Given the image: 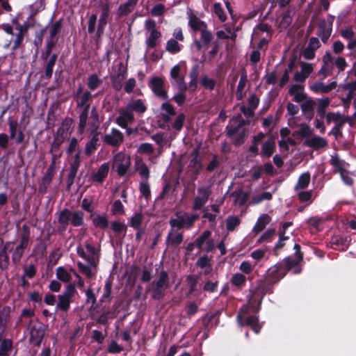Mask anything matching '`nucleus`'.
Listing matches in <instances>:
<instances>
[{"label": "nucleus", "mask_w": 356, "mask_h": 356, "mask_svg": "<svg viewBox=\"0 0 356 356\" xmlns=\"http://www.w3.org/2000/svg\"><path fill=\"white\" fill-rule=\"evenodd\" d=\"M286 274V268L280 264L271 266L267 270L264 282L259 284L258 287L252 292L248 303L244 305L240 309L237 318L241 325L243 324L241 321L245 314L259 311L262 299L269 291L270 286L278 282Z\"/></svg>", "instance_id": "1"}, {"label": "nucleus", "mask_w": 356, "mask_h": 356, "mask_svg": "<svg viewBox=\"0 0 356 356\" xmlns=\"http://www.w3.org/2000/svg\"><path fill=\"white\" fill-rule=\"evenodd\" d=\"M100 120L99 114L96 108H92L90 111V121L89 122L88 131L92 134V138L86 144L85 154L87 156L92 155L94 152L97 149L99 145V133L98 129L100 127Z\"/></svg>", "instance_id": "2"}, {"label": "nucleus", "mask_w": 356, "mask_h": 356, "mask_svg": "<svg viewBox=\"0 0 356 356\" xmlns=\"http://www.w3.org/2000/svg\"><path fill=\"white\" fill-rule=\"evenodd\" d=\"M147 110L145 99H131L124 107L119 109L118 115L124 118V121H135L134 113L143 115Z\"/></svg>", "instance_id": "3"}, {"label": "nucleus", "mask_w": 356, "mask_h": 356, "mask_svg": "<svg viewBox=\"0 0 356 356\" xmlns=\"http://www.w3.org/2000/svg\"><path fill=\"white\" fill-rule=\"evenodd\" d=\"M112 162L113 168L119 177L129 176L131 164L129 155L124 152H119L113 156Z\"/></svg>", "instance_id": "4"}, {"label": "nucleus", "mask_w": 356, "mask_h": 356, "mask_svg": "<svg viewBox=\"0 0 356 356\" xmlns=\"http://www.w3.org/2000/svg\"><path fill=\"white\" fill-rule=\"evenodd\" d=\"M145 29L147 31L145 44L147 48L154 49L159 42L161 32L156 28V22L153 19H147L145 22Z\"/></svg>", "instance_id": "5"}, {"label": "nucleus", "mask_w": 356, "mask_h": 356, "mask_svg": "<svg viewBox=\"0 0 356 356\" xmlns=\"http://www.w3.org/2000/svg\"><path fill=\"white\" fill-rule=\"evenodd\" d=\"M148 86L153 94L161 100L168 99V90L165 86V80L162 76H152Z\"/></svg>", "instance_id": "6"}, {"label": "nucleus", "mask_w": 356, "mask_h": 356, "mask_svg": "<svg viewBox=\"0 0 356 356\" xmlns=\"http://www.w3.org/2000/svg\"><path fill=\"white\" fill-rule=\"evenodd\" d=\"M198 218V216L196 214L189 215L187 213H184L181 215H177L175 218H172L169 221L170 228L175 229H180L183 228L191 229L194 222Z\"/></svg>", "instance_id": "7"}, {"label": "nucleus", "mask_w": 356, "mask_h": 356, "mask_svg": "<svg viewBox=\"0 0 356 356\" xmlns=\"http://www.w3.org/2000/svg\"><path fill=\"white\" fill-rule=\"evenodd\" d=\"M76 289L74 284H69L65 288V291L58 296V302L56 304V310H60L67 312L70 304L72 302V298L75 294Z\"/></svg>", "instance_id": "8"}, {"label": "nucleus", "mask_w": 356, "mask_h": 356, "mask_svg": "<svg viewBox=\"0 0 356 356\" xmlns=\"http://www.w3.org/2000/svg\"><path fill=\"white\" fill-rule=\"evenodd\" d=\"M334 16L328 15L327 18L321 19L317 27V35L326 44L332 34Z\"/></svg>", "instance_id": "9"}, {"label": "nucleus", "mask_w": 356, "mask_h": 356, "mask_svg": "<svg viewBox=\"0 0 356 356\" xmlns=\"http://www.w3.org/2000/svg\"><path fill=\"white\" fill-rule=\"evenodd\" d=\"M77 254L86 262L99 261L98 250L89 242H86L84 246L79 245L76 248Z\"/></svg>", "instance_id": "10"}, {"label": "nucleus", "mask_w": 356, "mask_h": 356, "mask_svg": "<svg viewBox=\"0 0 356 356\" xmlns=\"http://www.w3.org/2000/svg\"><path fill=\"white\" fill-rule=\"evenodd\" d=\"M30 342L35 346H39L45 333L44 326L38 322L30 321L29 324Z\"/></svg>", "instance_id": "11"}, {"label": "nucleus", "mask_w": 356, "mask_h": 356, "mask_svg": "<svg viewBox=\"0 0 356 356\" xmlns=\"http://www.w3.org/2000/svg\"><path fill=\"white\" fill-rule=\"evenodd\" d=\"M152 290L154 292L153 298L154 299L160 298L164 291L168 287V275L166 271L160 272L157 278L152 282Z\"/></svg>", "instance_id": "12"}, {"label": "nucleus", "mask_w": 356, "mask_h": 356, "mask_svg": "<svg viewBox=\"0 0 356 356\" xmlns=\"http://www.w3.org/2000/svg\"><path fill=\"white\" fill-rule=\"evenodd\" d=\"M211 194V188L209 186H200L197 190V195L194 197L193 209L195 211L203 209L208 202Z\"/></svg>", "instance_id": "13"}, {"label": "nucleus", "mask_w": 356, "mask_h": 356, "mask_svg": "<svg viewBox=\"0 0 356 356\" xmlns=\"http://www.w3.org/2000/svg\"><path fill=\"white\" fill-rule=\"evenodd\" d=\"M124 140L123 133L116 128H112L109 133L103 137V142L111 147H118Z\"/></svg>", "instance_id": "14"}, {"label": "nucleus", "mask_w": 356, "mask_h": 356, "mask_svg": "<svg viewBox=\"0 0 356 356\" xmlns=\"http://www.w3.org/2000/svg\"><path fill=\"white\" fill-rule=\"evenodd\" d=\"M159 117L163 121V124L160 125L161 128H165L168 127L169 129L168 123L170 122L172 118L176 115V111L174 106L168 103V102H163L160 108Z\"/></svg>", "instance_id": "15"}, {"label": "nucleus", "mask_w": 356, "mask_h": 356, "mask_svg": "<svg viewBox=\"0 0 356 356\" xmlns=\"http://www.w3.org/2000/svg\"><path fill=\"white\" fill-rule=\"evenodd\" d=\"M181 67L179 65H175L170 70L171 83L177 86L179 91L185 92L187 90V83L184 81V76L181 74Z\"/></svg>", "instance_id": "16"}, {"label": "nucleus", "mask_w": 356, "mask_h": 356, "mask_svg": "<svg viewBox=\"0 0 356 356\" xmlns=\"http://www.w3.org/2000/svg\"><path fill=\"white\" fill-rule=\"evenodd\" d=\"M110 170V164L108 162L102 163L98 169L93 172L90 179L96 185H102L106 178L108 177Z\"/></svg>", "instance_id": "17"}, {"label": "nucleus", "mask_w": 356, "mask_h": 356, "mask_svg": "<svg viewBox=\"0 0 356 356\" xmlns=\"http://www.w3.org/2000/svg\"><path fill=\"white\" fill-rule=\"evenodd\" d=\"M13 24L15 26V29L17 31L15 38L13 41V46L12 49L15 50L19 47L24 41V38L27 33L29 26L24 23L21 24L17 19L12 21Z\"/></svg>", "instance_id": "18"}, {"label": "nucleus", "mask_w": 356, "mask_h": 356, "mask_svg": "<svg viewBox=\"0 0 356 356\" xmlns=\"http://www.w3.org/2000/svg\"><path fill=\"white\" fill-rule=\"evenodd\" d=\"M98 8H99L101 15L99 19L97 31L99 33H102L107 24V19L109 16L110 6L108 1H99Z\"/></svg>", "instance_id": "19"}, {"label": "nucleus", "mask_w": 356, "mask_h": 356, "mask_svg": "<svg viewBox=\"0 0 356 356\" xmlns=\"http://www.w3.org/2000/svg\"><path fill=\"white\" fill-rule=\"evenodd\" d=\"M184 241V235L181 232L170 228L166 237L168 248H173L179 246Z\"/></svg>", "instance_id": "20"}, {"label": "nucleus", "mask_w": 356, "mask_h": 356, "mask_svg": "<svg viewBox=\"0 0 356 356\" xmlns=\"http://www.w3.org/2000/svg\"><path fill=\"white\" fill-rule=\"evenodd\" d=\"M303 145L314 150H319L327 146V141L323 137L313 134L308 139L304 140Z\"/></svg>", "instance_id": "21"}, {"label": "nucleus", "mask_w": 356, "mask_h": 356, "mask_svg": "<svg viewBox=\"0 0 356 356\" xmlns=\"http://www.w3.org/2000/svg\"><path fill=\"white\" fill-rule=\"evenodd\" d=\"M98 264L99 261L87 262V264L78 261L77 266L80 272L84 275L86 278H93L97 273Z\"/></svg>", "instance_id": "22"}, {"label": "nucleus", "mask_w": 356, "mask_h": 356, "mask_svg": "<svg viewBox=\"0 0 356 356\" xmlns=\"http://www.w3.org/2000/svg\"><path fill=\"white\" fill-rule=\"evenodd\" d=\"M301 70L294 74L293 79L296 82H304L307 78L313 72L314 67L311 63L300 62Z\"/></svg>", "instance_id": "23"}, {"label": "nucleus", "mask_w": 356, "mask_h": 356, "mask_svg": "<svg viewBox=\"0 0 356 356\" xmlns=\"http://www.w3.org/2000/svg\"><path fill=\"white\" fill-rule=\"evenodd\" d=\"M246 123L241 115H238L233 118L227 127V134L229 136H233L237 134L240 129Z\"/></svg>", "instance_id": "24"}, {"label": "nucleus", "mask_w": 356, "mask_h": 356, "mask_svg": "<svg viewBox=\"0 0 356 356\" xmlns=\"http://www.w3.org/2000/svg\"><path fill=\"white\" fill-rule=\"evenodd\" d=\"M231 197L235 205L241 207L244 205L249 200L250 192L245 191L241 188H238L231 193Z\"/></svg>", "instance_id": "25"}, {"label": "nucleus", "mask_w": 356, "mask_h": 356, "mask_svg": "<svg viewBox=\"0 0 356 356\" xmlns=\"http://www.w3.org/2000/svg\"><path fill=\"white\" fill-rule=\"evenodd\" d=\"M188 19V26L194 32H201L204 29L208 28L207 23L201 20L195 14L190 13Z\"/></svg>", "instance_id": "26"}, {"label": "nucleus", "mask_w": 356, "mask_h": 356, "mask_svg": "<svg viewBox=\"0 0 356 356\" xmlns=\"http://www.w3.org/2000/svg\"><path fill=\"white\" fill-rule=\"evenodd\" d=\"M89 112L88 108H83L79 115L78 123V133L79 134H84L87 130L88 131L89 122L90 121V116L89 117Z\"/></svg>", "instance_id": "27"}, {"label": "nucleus", "mask_w": 356, "mask_h": 356, "mask_svg": "<svg viewBox=\"0 0 356 356\" xmlns=\"http://www.w3.org/2000/svg\"><path fill=\"white\" fill-rule=\"evenodd\" d=\"M337 86L336 81H332L327 85L322 81H316L310 86V89L315 93L327 94L335 89Z\"/></svg>", "instance_id": "28"}, {"label": "nucleus", "mask_w": 356, "mask_h": 356, "mask_svg": "<svg viewBox=\"0 0 356 356\" xmlns=\"http://www.w3.org/2000/svg\"><path fill=\"white\" fill-rule=\"evenodd\" d=\"M66 135L67 134L63 128H59L57 130L56 135L53 140L50 149V152H51L54 156L60 145L65 141Z\"/></svg>", "instance_id": "29"}, {"label": "nucleus", "mask_w": 356, "mask_h": 356, "mask_svg": "<svg viewBox=\"0 0 356 356\" xmlns=\"http://www.w3.org/2000/svg\"><path fill=\"white\" fill-rule=\"evenodd\" d=\"M139 0H127L125 3L120 5L118 9L119 17L126 16L132 13Z\"/></svg>", "instance_id": "30"}, {"label": "nucleus", "mask_w": 356, "mask_h": 356, "mask_svg": "<svg viewBox=\"0 0 356 356\" xmlns=\"http://www.w3.org/2000/svg\"><path fill=\"white\" fill-rule=\"evenodd\" d=\"M289 94L293 97L296 102L298 103L303 102L307 97L303 92V87L298 84H293L290 87Z\"/></svg>", "instance_id": "31"}, {"label": "nucleus", "mask_w": 356, "mask_h": 356, "mask_svg": "<svg viewBox=\"0 0 356 356\" xmlns=\"http://www.w3.org/2000/svg\"><path fill=\"white\" fill-rule=\"evenodd\" d=\"M271 218L268 214L264 213L261 215L253 227L252 232L255 234H259L264 229L266 226L269 224Z\"/></svg>", "instance_id": "32"}, {"label": "nucleus", "mask_w": 356, "mask_h": 356, "mask_svg": "<svg viewBox=\"0 0 356 356\" xmlns=\"http://www.w3.org/2000/svg\"><path fill=\"white\" fill-rule=\"evenodd\" d=\"M209 234V230H205L204 231L201 235L197 237L194 242L193 243H189L186 248V250L187 252H192L193 250H194V248L196 246L199 250L200 249H202V245H203V241L204 240H207V238H208V236Z\"/></svg>", "instance_id": "33"}, {"label": "nucleus", "mask_w": 356, "mask_h": 356, "mask_svg": "<svg viewBox=\"0 0 356 356\" xmlns=\"http://www.w3.org/2000/svg\"><path fill=\"white\" fill-rule=\"evenodd\" d=\"M92 94L89 91H85L82 93L81 95L76 97V107L77 108H88V111H90V106L92 99Z\"/></svg>", "instance_id": "34"}, {"label": "nucleus", "mask_w": 356, "mask_h": 356, "mask_svg": "<svg viewBox=\"0 0 356 356\" xmlns=\"http://www.w3.org/2000/svg\"><path fill=\"white\" fill-rule=\"evenodd\" d=\"M310 183V173L306 172L302 173L298 178V182L294 186L295 191L300 190H305L307 188Z\"/></svg>", "instance_id": "35"}, {"label": "nucleus", "mask_w": 356, "mask_h": 356, "mask_svg": "<svg viewBox=\"0 0 356 356\" xmlns=\"http://www.w3.org/2000/svg\"><path fill=\"white\" fill-rule=\"evenodd\" d=\"M135 168L139 175L147 181L149 177V170L147 165L142 160L138 159L135 161Z\"/></svg>", "instance_id": "36"}, {"label": "nucleus", "mask_w": 356, "mask_h": 356, "mask_svg": "<svg viewBox=\"0 0 356 356\" xmlns=\"http://www.w3.org/2000/svg\"><path fill=\"white\" fill-rule=\"evenodd\" d=\"M330 164L334 168V169L339 173L346 171V168L348 165L343 160H341L337 154L331 156Z\"/></svg>", "instance_id": "37"}, {"label": "nucleus", "mask_w": 356, "mask_h": 356, "mask_svg": "<svg viewBox=\"0 0 356 356\" xmlns=\"http://www.w3.org/2000/svg\"><path fill=\"white\" fill-rule=\"evenodd\" d=\"M246 280L247 279L245 275L241 273H236L232 276L229 282L232 286L236 287L238 289H241L245 284Z\"/></svg>", "instance_id": "38"}, {"label": "nucleus", "mask_w": 356, "mask_h": 356, "mask_svg": "<svg viewBox=\"0 0 356 356\" xmlns=\"http://www.w3.org/2000/svg\"><path fill=\"white\" fill-rule=\"evenodd\" d=\"M248 79L245 74H241L236 91V96L238 100L242 99L245 95V88L247 83Z\"/></svg>", "instance_id": "39"}, {"label": "nucleus", "mask_w": 356, "mask_h": 356, "mask_svg": "<svg viewBox=\"0 0 356 356\" xmlns=\"http://www.w3.org/2000/svg\"><path fill=\"white\" fill-rule=\"evenodd\" d=\"M13 350V341L10 339L0 341V356H10Z\"/></svg>", "instance_id": "40"}, {"label": "nucleus", "mask_w": 356, "mask_h": 356, "mask_svg": "<svg viewBox=\"0 0 356 356\" xmlns=\"http://www.w3.org/2000/svg\"><path fill=\"white\" fill-rule=\"evenodd\" d=\"M70 215L71 211L67 209L62 210L58 213V222L62 226L63 229H65L70 223Z\"/></svg>", "instance_id": "41"}, {"label": "nucleus", "mask_w": 356, "mask_h": 356, "mask_svg": "<svg viewBox=\"0 0 356 356\" xmlns=\"http://www.w3.org/2000/svg\"><path fill=\"white\" fill-rule=\"evenodd\" d=\"M144 220V216L142 213H135L128 221V225L136 229H141V225Z\"/></svg>", "instance_id": "42"}, {"label": "nucleus", "mask_w": 356, "mask_h": 356, "mask_svg": "<svg viewBox=\"0 0 356 356\" xmlns=\"http://www.w3.org/2000/svg\"><path fill=\"white\" fill-rule=\"evenodd\" d=\"M275 149V143L274 140L269 139L266 141L261 148V154L266 157H270Z\"/></svg>", "instance_id": "43"}, {"label": "nucleus", "mask_w": 356, "mask_h": 356, "mask_svg": "<svg viewBox=\"0 0 356 356\" xmlns=\"http://www.w3.org/2000/svg\"><path fill=\"white\" fill-rule=\"evenodd\" d=\"M70 224L79 227L83 224L84 213L81 211H71Z\"/></svg>", "instance_id": "44"}, {"label": "nucleus", "mask_w": 356, "mask_h": 356, "mask_svg": "<svg viewBox=\"0 0 356 356\" xmlns=\"http://www.w3.org/2000/svg\"><path fill=\"white\" fill-rule=\"evenodd\" d=\"M122 117L120 115H118L115 118V123L120 127L121 128L126 130V134L127 136L131 135L136 130L134 129L129 127V125L132 124L134 121H124V118H121Z\"/></svg>", "instance_id": "45"}, {"label": "nucleus", "mask_w": 356, "mask_h": 356, "mask_svg": "<svg viewBox=\"0 0 356 356\" xmlns=\"http://www.w3.org/2000/svg\"><path fill=\"white\" fill-rule=\"evenodd\" d=\"M56 60H57V55L53 54L51 56L50 58L47 61L46 66H45L44 75V76L47 79H51L52 74H53V69L56 64Z\"/></svg>", "instance_id": "46"}, {"label": "nucleus", "mask_w": 356, "mask_h": 356, "mask_svg": "<svg viewBox=\"0 0 356 356\" xmlns=\"http://www.w3.org/2000/svg\"><path fill=\"white\" fill-rule=\"evenodd\" d=\"M296 192L298 199L301 202H305L307 204H309L314 200L312 191L300 190Z\"/></svg>", "instance_id": "47"}, {"label": "nucleus", "mask_w": 356, "mask_h": 356, "mask_svg": "<svg viewBox=\"0 0 356 356\" xmlns=\"http://www.w3.org/2000/svg\"><path fill=\"white\" fill-rule=\"evenodd\" d=\"M56 277L61 282L67 283L71 280V275L63 266H59L56 270Z\"/></svg>", "instance_id": "48"}, {"label": "nucleus", "mask_w": 356, "mask_h": 356, "mask_svg": "<svg viewBox=\"0 0 356 356\" xmlns=\"http://www.w3.org/2000/svg\"><path fill=\"white\" fill-rule=\"evenodd\" d=\"M80 152H77L74 156V160L73 163L71 164L69 178L71 179H74L76 175L78 172L79 165H80Z\"/></svg>", "instance_id": "49"}, {"label": "nucleus", "mask_w": 356, "mask_h": 356, "mask_svg": "<svg viewBox=\"0 0 356 356\" xmlns=\"http://www.w3.org/2000/svg\"><path fill=\"white\" fill-rule=\"evenodd\" d=\"M181 45L174 38L168 40L166 42L165 49L170 54H175L181 51Z\"/></svg>", "instance_id": "50"}, {"label": "nucleus", "mask_w": 356, "mask_h": 356, "mask_svg": "<svg viewBox=\"0 0 356 356\" xmlns=\"http://www.w3.org/2000/svg\"><path fill=\"white\" fill-rule=\"evenodd\" d=\"M315 106L316 102L307 97L306 99L302 102L300 106L302 113L311 114L313 112Z\"/></svg>", "instance_id": "51"}, {"label": "nucleus", "mask_w": 356, "mask_h": 356, "mask_svg": "<svg viewBox=\"0 0 356 356\" xmlns=\"http://www.w3.org/2000/svg\"><path fill=\"white\" fill-rule=\"evenodd\" d=\"M296 133L300 138L305 140L313 135V129L308 124H301Z\"/></svg>", "instance_id": "52"}, {"label": "nucleus", "mask_w": 356, "mask_h": 356, "mask_svg": "<svg viewBox=\"0 0 356 356\" xmlns=\"http://www.w3.org/2000/svg\"><path fill=\"white\" fill-rule=\"evenodd\" d=\"M272 194L270 192H263L259 195H254L251 197L250 204H257L264 200H270Z\"/></svg>", "instance_id": "53"}, {"label": "nucleus", "mask_w": 356, "mask_h": 356, "mask_svg": "<svg viewBox=\"0 0 356 356\" xmlns=\"http://www.w3.org/2000/svg\"><path fill=\"white\" fill-rule=\"evenodd\" d=\"M330 100L328 97L320 99L318 100L317 113L321 119L324 118L326 116L327 114L325 113V109L330 104Z\"/></svg>", "instance_id": "54"}, {"label": "nucleus", "mask_w": 356, "mask_h": 356, "mask_svg": "<svg viewBox=\"0 0 356 356\" xmlns=\"http://www.w3.org/2000/svg\"><path fill=\"white\" fill-rule=\"evenodd\" d=\"M241 223L240 218L236 216H229L226 219V228L228 231H234Z\"/></svg>", "instance_id": "55"}, {"label": "nucleus", "mask_w": 356, "mask_h": 356, "mask_svg": "<svg viewBox=\"0 0 356 356\" xmlns=\"http://www.w3.org/2000/svg\"><path fill=\"white\" fill-rule=\"evenodd\" d=\"M258 321V317L256 315H250L245 319L246 325L250 326L257 334L260 332L261 329V325L259 324Z\"/></svg>", "instance_id": "56"}, {"label": "nucleus", "mask_w": 356, "mask_h": 356, "mask_svg": "<svg viewBox=\"0 0 356 356\" xmlns=\"http://www.w3.org/2000/svg\"><path fill=\"white\" fill-rule=\"evenodd\" d=\"M24 233L22 234L19 243L16 248H19L20 250L24 251L27 248L29 242L30 232L26 226H23Z\"/></svg>", "instance_id": "57"}, {"label": "nucleus", "mask_w": 356, "mask_h": 356, "mask_svg": "<svg viewBox=\"0 0 356 356\" xmlns=\"http://www.w3.org/2000/svg\"><path fill=\"white\" fill-rule=\"evenodd\" d=\"M102 82L96 74H92L88 77V87L90 90H95L102 85Z\"/></svg>", "instance_id": "58"}, {"label": "nucleus", "mask_w": 356, "mask_h": 356, "mask_svg": "<svg viewBox=\"0 0 356 356\" xmlns=\"http://www.w3.org/2000/svg\"><path fill=\"white\" fill-rule=\"evenodd\" d=\"M200 33V40L205 47H209L213 38L212 33L208 30V28L204 29Z\"/></svg>", "instance_id": "59"}, {"label": "nucleus", "mask_w": 356, "mask_h": 356, "mask_svg": "<svg viewBox=\"0 0 356 356\" xmlns=\"http://www.w3.org/2000/svg\"><path fill=\"white\" fill-rule=\"evenodd\" d=\"M213 10L220 22H225L227 20V15L220 3H215L213 6Z\"/></svg>", "instance_id": "60"}, {"label": "nucleus", "mask_w": 356, "mask_h": 356, "mask_svg": "<svg viewBox=\"0 0 356 356\" xmlns=\"http://www.w3.org/2000/svg\"><path fill=\"white\" fill-rule=\"evenodd\" d=\"M275 234V229H267L257 240V243H268L271 241L273 237Z\"/></svg>", "instance_id": "61"}, {"label": "nucleus", "mask_w": 356, "mask_h": 356, "mask_svg": "<svg viewBox=\"0 0 356 356\" xmlns=\"http://www.w3.org/2000/svg\"><path fill=\"white\" fill-rule=\"evenodd\" d=\"M92 222L95 227L101 229H106L108 225V221L104 216H97L92 219Z\"/></svg>", "instance_id": "62"}, {"label": "nucleus", "mask_w": 356, "mask_h": 356, "mask_svg": "<svg viewBox=\"0 0 356 356\" xmlns=\"http://www.w3.org/2000/svg\"><path fill=\"white\" fill-rule=\"evenodd\" d=\"M61 22L60 20L55 22L49 28L50 40H57L56 35L60 32Z\"/></svg>", "instance_id": "63"}, {"label": "nucleus", "mask_w": 356, "mask_h": 356, "mask_svg": "<svg viewBox=\"0 0 356 356\" xmlns=\"http://www.w3.org/2000/svg\"><path fill=\"white\" fill-rule=\"evenodd\" d=\"M201 85L207 90H212L216 86V81L207 76H204L200 79Z\"/></svg>", "instance_id": "64"}]
</instances>
